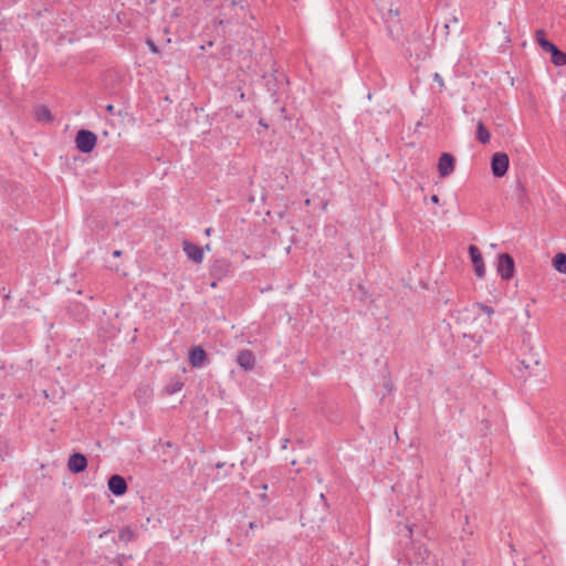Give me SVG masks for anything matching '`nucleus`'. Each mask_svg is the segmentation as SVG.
I'll use <instances>...</instances> for the list:
<instances>
[{"label": "nucleus", "mask_w": 566, "mask_h": 566, "mask_svg": "<svg viewBox=\"0 0 566 566\" xmlns=\"http://www.w3.org/2000/svg\"><path fill=\"white\" fill-rule=\"evenodd\" d=\"M97 143V136L88 129H80L75 136V146L78 151L90 154Z\"/></svg>", "instance_id": "nucleus-1"}, {"label": "nucleus", "mask_w": 566, "mask_h": 566, "mask_svg": "<svg viewBox=\"0 0 566 566\" xmlns=\"http://www.w3.org/2000/svg\"><path fill=\"white\" fill-rule=\"evenodd\" d=\"M233 272L231 261L224 258L216 259L209 268V274L216 281H221Z\"/></svg>", "instance_id": "nucleus-2"}, {"label": "nucleus", "mask_w": 566, "mask_h": 566, "mask_svg": "<svg viewBox=\"0 0 566 566\" xmlns=\"http://www.w3.org/2000/svg\"><path fill=\"white\" fill-rule=\"evenodd\" d=\"M510 159L505 153H495L491 158V170L494 177L501 178L503 177L509 169Z\"/></svg>", "instance_id": "nucleus-3"}, {"label": "nucleus", "mask_w": 566, "mask_h": 566, "mask_svg": "<svg viewBox=\"0 0 566 566\" xmlns=\"http://www.w3.org/2000/svg\"><path fill=\"white\" fill-rule=\"evenodd\" d=\"M515 262L509 253H502L497 260V273L503 280H511L514 276Z\"/></svg>", "instance_id": "nucleus-4"}, {"label": "nucleus", "mask_w": 566, "mask_h": 566, "mask_svg": "<svg viewBox=\"0 0 566 566\" xmlns=\"http://www.w3.org/2000/svg\"><path fill=\"white\" fill-rule=\"evenodd\" d=\"M470 260L473 264L474 273L478 277L482 279L485 275V265L481 251L476 245H469L468 248Z\"/></svg>", "instance_id": "nucleus-5"}, {"label": "nucleus", "mask_w": 566, "mask_h": 566, "mask_svg": "<svg viewBox=\"0 0 566 566\" xmlns=\"http://www.w3.org/2000/svg\"><path fill=\"white\" fill-rule=\"evenodd\" d=\"M455 159L450 153H442L438 161V171L441 178L450 176L454 171Z\"/></svg>", "instance_id": "nucleus-6"}, {"label": "nucleus", "mask_w": 566, "mask_h": 566, "mask_svg": "<svg viewBox=\"0 0 566 566\" xmlns=\"http://www.w3.org/2000/svg\"><path fill=\"white\" fill-rule=\"evenodd\" d=\"M108 490L115 496H122L127 492V482L119 474H113L107 482Z\"/></svg>", "instance_id": "nucleus-7"}, {"label": "nucleus", "mask_w": 566, "mask_h": 566, "mask_svg": "<svg viewBox=\"0 0 566 566\" xmlns=\"http://www.w3.org/2000/svg\"><path fill=\"white\" fill-rule=\"evenodd\" d=\"M87 467V459L83 453L75 452L70 455L67 468L70 472L77 474L83 472Z\"/></svg>", "instance_id": "nucleus-8"}, {"label": "nucleus", "mask_w": 566, "mask_h": 566, "mask_svg": "<svg viewBox=\"0 0 566 566\" xmlns=\"http://www.w3.org/2000/svg\"><path fill=\"white\" fill-rule=\"evenodd\" d=\"M238 365L245 371H250L255 366V356L250 349H241L237 355Z\"/></svg>", "instance_id": "nucleus-9"}, {"label": "nucleus", "mask_w": 566, "mask_h": 566, "mask_svg": "<svg viewBox=\"0 0 566 566\" xmlns=\"http://www.w3.org/2000/svg\"><path fill=\"white\" fill-rule=\"evenodd\" d=\"M207 358H208L207 353L202 347L192 346L189 349L188 360H189V364L191 365V367L199 368V367L203 366Z\"/></svg>", "instance_id": "nucleus-10"}, {"label": "nucleus", "mask_w": 566, "mask_h": 566, "mask_svg": "<svg viewBox=\"0 0 566 566\" xmlns=\"http://www.w3.org/2000/svg\"><path fill=\"white\" fill-rule=\"evenodd\" d=\"M184 252L187 256L193 261L195 263H201L203 260V249L190 241H184L182 243Z\"/></svg>", "instance_id": "nucleus-11"}, {"label": "nucleus", "mask_w": 566, "mask_h": 566, "mask_svg": "<svg viewBox=\"0 0 566 566\" xmlns=\"http://www.w3.org/2000/svg\"><path fill=\"white\" fill-rule=\"evenodd\" d=\"M535 41L545 52L552 53L557 46L549 40L546 39V33L543 29L536 30Z\"/></svg>", "instance_id": "nucleus-12"}, {"label": "nucleus", "mask_w": 566, "mask_h": 566, "mask_svg": "<svg viewBox=\"0 0 566 566\" xmlns=\"http://www.w3.org/2000/svg\"><path fill=\"white\" fill-rule=\"evenodd\" d=\"M184 380L180 376H175L169 379L167 385L164 388L165 394L167 395H174L178 391H180L184 388Z\"/></svg>", "instance_id": "nucleus-13"}, {"label": "nucleus", "mask_w": 566, "mask_h": 566, "mask_svg": "<svg viewBox=\"0 0 566 566\" xmlns=\"http://www.w3.org/2000/svg\"><path fill=\"white\" fill-rule=\"evenodd\" d=\"M34 118L39 123H51L53 116L51 111L46 106H38L34 109Z\"/></svg>", "instance_id": "nucleus-14"}, {"label": "nucleus", "mask_w": 566, "mask_h": 566, "mask_svg": "<svg viewBox=\"0 0 566 566\" xmlns=\"http://www.w3.org/2000/svg\"><path fill=\"white\" fill-rule=\"evenodd\" d=\"M491 134L490 130L486 128V126L483 124V122H479L476 125V139L481 144H488L490 142Z\"/></svg>", "instance_id": "nucleus-15"}, {"label": "nucleus", "mask_w": 566, "mask_h": 566, "mask_svg": "<svg viewBox=\"0 0 566 566\" xmlns=\"http://www.w3.org/2000/svg\"><path fill=\"white\" fill-rule=\"evenodd\" d=\"M137 534L130 526H124L119 530L118 538L122 542L129 543L136 538Z\"/></svg>", "instance_id": "nucleus-16"}, {"label": "nucleus", "mask_w": 566, "mask_h": 566, "mask_svg": "<svg viewBox=\"0 0 566 566\" xmlns=\"http://www.w3.org/2000/svg\"><path fill=\"white\" fill-rule=\"evenodd\" d=\"M551 61L556 66H564L566 65V53L556 48L551 53Z\"/></svg>", "instance_id": "nucleus-17"}, {"label": "nucleus", "mask_w": 566, "mask_h": 566, "mask_svg": "<svg viewBox=\"0 0 566 566\" xmlns=\"http://www.w3.org/2000/svg\"><path fill=\"white\" fill-rule=\"evenodd\" d=\"M553 264L558 272L566 274V253H557L553 259Z\"/></svg>", "instance_id": "nucleus-18"}, {"label": "nucleus", "mask_w": 566, "mask_h": 566, "mask_svg": "<svg viewBox=\"0 0 566 566\" xmlns=\"http://www.w3.org/2000/svg\"><path fill=\"white\" fill-rule=\"evenodd\" d=\"M520 365L523 367V369L528 370V375H537V370H539L538 360H534L532 364L523 359L520 361Z\"/></svg>", "instance_id": "nucleus-19"}, {"label": "nucleus", "mask_w": 566, "mask_h": 566, "mask_svg": "<svg viewBox=\"0 0 566 566\" xmlns=\"http://www.w3.org/2000/svg\"><path fill=\"white\" fill-rule=\"evenodd\" d=\"M254 488L262 490V493L259 494V497H260L262 503L268 504L269 503V497H268V494H266V491H268V488H269L268 484L266 483H262L260 485H254Z\"/></svg>", "instance_id": "nucleus-20"}, {"label": "nucleus", "mask_w": 566, "mask_h": 566, "mask_svg": "<svg viewBox=\"0 0 566 566\" xmlns=\"http://www.w3.org/2000/svg\"><path fill=\"white\" fill-rule=\"evenodd\" d=\"M479 307L481 308V311L483 313H485L488 316H491L494 314V310L492 306L490 305H486V304H479Z\"/></svg>", "instance_id": "nucleus-21"}, {"label": "nucleus", "mask_w": 566, "mask_h": 566, "mask_svg": "<svg viewBox=\"0 0 566 566\" xmlns=\"http://www.w3.org/2000/svg\"><path fill=\"white\" fill-rule=\"evenodd\" d=\"M146 44L148 45L149 50L155 53V54H158L159 53V49L158 46L156 45V43L151 40V39H148L146 41Z\"/></svg>", "instance_id": "nucleus-22"}, {"label": "nucleus", "mask_w": 566, "mask_h": 566, "mask_svg": "<svg viewBox=\"0 0 566 566\" xmlns=\"http://www.w3.org/2000/svg\"><path fill=\"white\" fill-rule=\"evenodd\" d=\"M106 112L112 115V116H115L117 115L118 113L115 112V106L113 104H108L106 106Z\"/></svg>", "instance_id": "nucleus-23"}, {"label": "nucleus", "mask_w": 566, "mask_h": 566, "mask_svg": "<svg viewBox=\"0 0 566 566\" xmlns=\"http://www.w3.org/2000/svg\"><path fill=\"white\" fill-rule=\"evenodd\" d=\"M433 80H434L436 82H438V84H439L440 86H443V78L441 77V75H440L439 73H434Z\"/></svg>", "instance_id": "nucleus-24"}, {"label": "nucleus", "mask_w": 566, "mask_h": 566, "mask_svg": "<svg viewBox=\"0 0 566 566\" xmlns=\"http://www.w3.org/2000/svg\"><path fill=\"white\" fill-rule=\"evenodd\" d=\"M430 201L433 203V205H438L440 199H439V196L438 195H432L430 197Z\"/></svg>", "instance_id": "nucleus-25"}, {"label": "nucleus", "mask_w": 566, "mask_h": 566, "mask_svg": "<svg viewBox=\"0 0 566 566\" xmlns=\"http://www.w3.org/2000/svg\"><path fill=\"white\" fill-rule=\"evenodd\" d=\"M256 527H258L256 522H250V523H249V528H250V530H254V528H256Z\"/></svg>", "instance_id": "nucleus-26"}, {"label": "nucleus", "mask_w": 566, "mask_h": 566, "mask_svg": "<svg viewBox=\"0 0 566 566\" xmlns=\"http://www.w3.org/2000/svg\"><path fill=\"white\" fill-rule=\"evenodd\" d=\"M218 282H219V281H216V280L213 279V281L210 283V286H211V287H217Z\"/></svg>", "instance_id": "nucleus-27"}, {"label": "nucleus", "mask_w": 566, "mask_h": 566, "mask_svg": "<svg viewBox=\"0 0 566 566\" xmlns=\"http://www.w3.org/2000/svg\"><path fill=\"white\" fill-rule=\"evenodd\" d=\"M120 254H122V252H120V251H118V250H115V251L113 252V255H114V256H119Z\"/></svg>", "instance_id": "nucleus-28"}, {"label": "nucleus", "mask_w": 566, "mask_h": 566, "mask_svg": "<svg viewBox=\"0 0 566 566\" xmlns=\"http://www.w3.org/2000/svg\"><path fill=\"white\" fill-rule=\"evenodd\" d=\"M518 371L521 373L520 377H526V375L524 374V371H523V369L521 367H518Z\"/></svg>", "instance_id": "nucleus-29"}, {"label": "nucleus", "mask_w": 566, "mask_h": 566, "mask_svg": "<svg viewBox=\"0 0 566 566\" xmlns=\"http://www.w3.org/2000/svg\"><path fill=\"white\" fill-rule=\"evenodd\" d=\"M211 231H212V229H211V228L206 229V234H207V235H210V232H211Z\"/></svg>", "instance_id": "nucleus-30"}, {"label": "nucleus", "mask_w": 566, "mask_h": 566, "mask_svg": "<svg viewBox=\"0 0 566 566\" xmlns=\"http://www.w3.org/2000/svg\"><path fill=\"white\" fill-rule=\"evenodd\" d=\"M406 528L409 531V534L411 535L412 534V528L409 527V526H406Z\"/></svg>", "instance_id": "nucleus-31"}, {"label": "nucleus", "mask_w": 566, "mask_h": 566, "mask_svg": "<svg viewBox=\"0 0 566 566\" xmlns=\"http://www.w3.org/2000/svg\"><path fill=\"white\" fill-rule=\"evenodd\" d=\"M240 98L243 99L244 98V93H241L240 94Z\"/></svg>", "instance_id": "nucleus-32"}]
</instances>
